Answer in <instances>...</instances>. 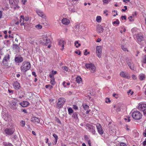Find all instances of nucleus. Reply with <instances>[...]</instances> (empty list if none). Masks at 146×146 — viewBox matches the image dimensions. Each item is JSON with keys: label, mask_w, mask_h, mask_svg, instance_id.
Instances as JSON below:
<instances>
[{"label": "nucleus", "mask_w": 146, "mask_h": 146, "mask_svg": "<svg viewBox=\"0 0 146 146\" xmlns=\"http://www.w3.org/2000/svg\"><path fill=\"white\" fill-rule=\"evenodd\" d=\"M31 67V65L29 62L25 61L22 63L20 67V69L22 72H25L29 70Z\"/></svg>", "instance_id": "f257e3e1"}, {"label": "nucleus", "mask_w": 146, "mask_h": 146, "mask_svg": "<svg viewBox=\"0 0 146 146\" xmlns=\"http://www.w3.org/2000/svg\"><path fill=\"white\" fill-rule=\"evenodd\" d=\"M19 101L17 100L13 99L9 102V106L13 110H16L19 104Z\"/></svg>", "instance_id": "f03ea898"}, {"label": "nucleus", "mask_w": 146, "mask_h": 146, "mask_svg": "<svg viewBox=\"0 0 146 146\" xmlns=\"http://www.w3.org/2000/svg\"><path fill=\"white\" fill-rule=\"evenodd\" d=\"M1 116L2 118L6 121H9L11 120L10 115L8 114L7 111L3 110L1 113Z\"/></svg>", "instance_id": "7ed1b4c3"}, {"label": "nucleus", "mask_w": 146, "mask_h": 146, "mask_svg": "<svg viewBox=\"0 0 146 146\" xmlns=\"http://www.w3.org/2000/svg\"><path fill=\"white\" fill-rule=\"evenodd\" d=\"M132 115L133 118L136 120L140 119L142 117V114L138 111L133 112L132 114Z\"/></svg>", "instance_id": "20e7f679"}, {"label": "nucleus", "mask_w": 146, "mask_h": 146, "mask_svg": "<svg viewBox=\"0 0 146 146\" xmlns=\"http://www.w3.org/2000/svg\"><path fill=\"white\" fill-rule=\"evenodd\" d=\"M85 67L87 69H89L91 72H94L96 70V68L94 65L92 63H86Z\"/></svg>", "instance_id": "39448f33"}, {"label": "nucleus", "mask_w": 146, "mask_h": 146, "mask_svg": "<svg viewBox=\"0 0 146 146\" xmlns=\"http://www.w3.org/2000/svg\"><path fill=\"white\" fill-rule=\"evenodd\" d=\"M15 131V127L12 125L11 127L6 128L5 130V133L8 135H11L13 134Z\"/></svg>", "instance_id": "423d86ee"}, {"label": "nucleus", "mask_w": 146, "mask_h": 146, "mask_svg": "<svg viewBox=\"0 0 146 146\" xmlns=\"http://www.w3.org/2000/svg\"><path fill=\"white\" fill-rule=\"evenodd\" d=\"M102 48L101 46H97L96 47V53L99 58L101 57L102 55Z\"/></svg>", "instance_id": "0eeeda50"}, {"label": "nucleus", "mask_w": 146, "mask_h": 146, "mask_svg": "<svg viewBox=\"0 0 146 146\" xmlns=\"http://www.w3.org/2000/svg\"><path fill=\"white\" fill-rule=\"evenodd\" d=\"M86 129H88L89 131L91 132L92 134L94 135L96 132L95 127L92 125L88 124L86 125Z\"/></svg>", "instance_id": "6e6552de"}, {"label": "nucleus", "mask_w": 146, "mask_h": 146, "mask_svg": "<svg viewBox=\"0 0 146 146\" xmlns=\"http://www.w3.org/2000/svg\"><path fill=\"white\" fill-rule=\"evenodd\" d=\"M126 62L130 68L133 70H134V66L133 63L131 62V60L129 58H127Z\"/></svg>", "instance_id": "1a4fd4ad"}, {"label": "nucleus", "mask_w": 146, "mask_h": 146, "mask_svg": "<svg viewBox=\"0 0 146 146\" xmlns=\"http://www.w3.org/2000/svg\"><path fill=\"white\" fill-rule=\"evenodd\" d=\"M29 18L28 17H25L23 16H20V25L21 26L24 25L25 23H24L25 21H27L29 20Z\"/></svg>", "instance_id": "9d476101"}, {"label": "nucleus", "mask_w": 146, "mask_h": 146, "mask_svg": "<svg viewBox=\"0 0 146 146\" xmlns=\"http://www.w3.org/2000/svg\"><path fill=\"white\" fill-rule=\"evenodd\" d=\"M138 109L141 111H144L146 110V104L140 103L138 107Z\"/></svg>", "instance_id": "9b49d317"}, {"label": "nucleus", "mask_w": 146, "mask_h": 146, "mask_svg": "<svg viewBox=\"0 0 146 146\" xmlns=\"http://www.w3.org/2000/svg\"><path fill=\"white\" fill-rule=\"evenodd\" d=\"M96 127L100 135L103 134L104 133V131L101 125L99 123H97L96 124Z\"/></svg>", "instance_id": "f8f14e48"}, {"label": "nucleus", "mask_w": 146, "mask_h": 146, "mask_svg": "<svg viewBox=\"0 0 146 146\" xmlns=\"http://www.w3.org/2000/svg\"><path fill=\"white\" fill-rule=\"evenodd\" d=\"M13 85L14 88L16 90H18L20 88V84L17 81H14L13 83Z\"/></svg>", "instance_id": "ddd939ff"}, {"label": "nucleus", "mask_w": 146, "mask_h": 146, "mask_svg": "<svg viewBox=\"0 0 146 146\" xmlns=\"http://www.w3.org/2000/svg\"><path fill=\"white\" fill-rule=\"evenodd\" d=\"M136 38L137 42L139 44L144 40L143 37L140 34H137L136 35Z\"/></svg>", "instance_id": "4468645a"}, {"label": "nucleus", "mask_w": 146, "mask_h": 146, "mask_svg": "<svg viewBox=\"0 0 146 146\" xmlns=\"http://www.w3.org/2000/svg\"><path fill=\"white\" fill-rule=\"evenodd\" d=\"M36 13L37 14L43 18H45L46 16L44 14V13L40 10H37Z\"/></svg>", "instance_id": "2eb2a0df"}, {"label": "nucleus", "mask_w": 146, "mask_h": 146, "mask_svg": "<svg viewBox=\"0 0 146 146\" xmlns=\"http://www.w3.org/2000/svg\"><path fill=\"white\" fill-rule=\"evenodd\" d=\"M31 121L35 124L38 123L40 122L39 119L35 117H32L31 119Z\"/></svg>", "instance_id": "dca6fc26"}, {"label": "nucleus", "mask_w": 146, "mask_h": 146, "mask_svg": "<svg viewBox=\"0 0 146 146\" xmlns=\"http://www.w3.org/2000/svg\"><path fill=\"white\" fill-rule=\"evenodd\" d=\"M96 29L97 32L100 33H102L104 30L103 27L101 25L97 26L96 27Z\"/></svg>", "instance_id": "f3484780"}, {"label": "nucleus", "mask_w": 146, "mask_h": 146, "mask_svg": "<svg viewBox=\"0 0 146 146\" xmlns=\"http://www.w3.org/2000/svg\"><path fill=\"white\" fill-rule=\"evenodd\" d=\"M63 100V98H60L59 99L58 102L57 103V108H60L63 105L62 100Z\"/></svg>", "instance_id": "a211bd4d"}, {"label": "nucleus", "mask_w": 146, "mask_h": 146, "mask_svg": "<svg viewBox=\"0 0 146 146\" xmlns=\"http://www.w3.org/2000/svg\"><path fill=\"white\" fill-rule=\"evenodd\" d=\"M15 60L17 63H20L23 61V58L21 56H16L15 58Z\"/></svg>", "instance_id": "6ab92c4d"}, {"label": "nucleus", "mask_w": 146, "mask_h": 146, "mask_svg": "<svg viewBox=\"0 0 146 146\" xmlns=\"http://www.w3.org/2000/svg\"><path fill=\"white\" fill-rule=\"evenodd\" d=\"M120 75L121 76L125 78L129 79L130 78V76H127V74L123 71L120 72Z\"/></svg>", "instance_id": "aec40b11"}, {"label": "nucleus", "mask_w": 146, "mask_h": 146, "mask_svg": "<svg viewBox=\"0 0 146 146\" xmlns=\"http://www.w3.org/2000/svg\"><path fill=\"white\" fill-rule=\"evenodd\" d=\"M58 45L62 47V50H63L64 47V40L63 39H60L58 41Z\"/></svg>", "instance_id": "412c9836"}, {"label": "nucleus", "mask_w": 146, "mask_h": 146, "mask_svg": "<svg viewBox=\"0 0 146 146\" xmlns=\"http://www.w3.org/2000/svg\"><path fill=\"white\" fill-rule=\"evenodd\" d=\"M42 37L43 41L46 40L47 42V43H51V41L50 39L48 38L47 34L42 35Z\"/></svg>", "instance_id": "4be33fe9"}, {"label": "nucleus", "mask_w": 146, "mask_h": 146, "mask_svg": "<svg viewBox=\"0 0 146 146\" xmlns=\"http://www.w3.org/2000/svg\"><path fill=\"white\" fill-rule=\"evenodd\" d=\"M29 104V102L27 101H24L19 103L20 105L24 107L27 106Z\"/></svg>", "instance_id": "5701e85b"}, {"label": "nucleus", "mask_w": 146, "mask_h": 146, "mask_svg": "<svg viewBox=\"0 0 146 146\" xmlns=\"http://www.w3.org/2000/svg\"><path fill=\"white\" fill-rule=\"evenodd\" d=\"M19 2V0H9L10 4L12 5H16Z\"/></svg>", "instance_id": "b1692460"}, {"label": "nucleus", "mask_w": 146, "mask_h": 146, "mask_svg": "<svg viewBox=\"0 0 146 146\" xmlns=\"http://www.w3.org/2000/svg\"><path fill=\"white\" fill-rule=\"evenodd\" d=\"M9 55L8 54H7L5 55L3 61H9Z\"/></svg>", "instance_id": "393cba45"}, {"label": "nucleus", "mask_w": 146, "mask_h": 146, "mask_svg": "<svg viewBox=\"0 0 146 146\" xmlns=\"http://www.w3.org/2000/svg\"><path fill=\"white\" fill-rule=\"evenodd\" d=\"M145 75L143 74H140L139 76V79L141 80H143L145 79Z\"/></svg>", "instance_id": "a878e982"}, {"label": "nucleus", "mask_w": 146, "mask_h": 146, "mask_svg": "<svg viewBox=\"0 0 146 146\" xmlns=\"http://www.w3.org/2000/svg\"><path fill=\"white\" fill-rule=\"evenodd\" d=\"M72 117L76 120H78V114L76 113H74L73 114Z\"/></svg>", "instance_id": "bb28decb"}, {"label": "nucleus", "mask_w": 146, "mask_h": 146, "mask_svg": "<svg viewBox=\"0 0 146 146\" xmlns=\"http://www.w3.org/2000/svg\"><path fill=\"white\" fill-rule=\"evenodd\" d=\"M76 80L78 84H80L82 82V79L80 76L77 77L76 78Z\"/></svg>", "instance_id": "cd10ccee"}, {"label": "nucleus", "mask_w": 146, "mask_h": 146, "mask_svg": "<svg viewBox=\"0 0 146 146\" xmlns=\"http://www.w3.org/2000/svg\"><path fill=\"white\" fill-rule=\"evenodd\" d=\"M109 131L111 134H113L115 132V130L113 128V129L112 127H109Z\"/></svg>", "instance_id": "c85d7f7f"}, {"label": "nucleus", "mask_w": 146, "mask_h": 146, "mask_svg": "<svg viewBox=\"0 0 146 146\" xmlns=\"http://www.w3.org/2000/svg\"><path fill=\"white\" fill-rule=\"evenodd\" d=\"M70 22V21L69 19L64 18V25H68Z\"/></svg>", "instance_id": "c756f323"}, {"label": "nucleus", "mask_w": 146, "mask_h": 146, "mask_svg": "<svg viewBox=\"0 0 146 146\" xmlns=\"http://www.w3.org/2000/svg\"><path fill=\"white\" fill-rule=\"evenodd\" d=\"M53 136L55 138V140L54 142V143L55 144L57 142L58 137L56 134H53Z\"/></svg>", "instance_id": "7c9ffc66"}, {"label": "nucleus", "mask_w": 146, "mask_h": 146, "mask_svg": "<svg viewBox=\"0 0 146 146\" xmlns=\"http://www.w3.org/2000/svg\"><path fill=\"white\" fill-rule=\"evenodd\" d=\"M9 61H3V63L5 66H9Z\"/></svg>", "instance_id": "2f4dec72"}, {"label": "nucleus", "mask_w": 146, "mask_h": 146, "mask_svg": "<svg viewBox=\"0 0 146 146\" xmlns=\"http://www.w3.org/2000/svg\"><path fill=\"white\" fill-rule=\"evenodd\" d=\"M12 23H14L15 25H18L19 23L18 19H16L15 20L13 21Z\"/></svg>", "instance_id": "473e14b6"}, {"label": "nucleus", "mask_w": 146, "mask_h": 146, "mask_svg": "<svg viewBox=\"0 0 146 146\" xmlns=\"http://www.w3.org/2000/svg\"><path fill=\"white\" fill-rule=\"evenodd\" d=\"M101 19V17L100 16H97L96 18V21L98 23L100 22Z\"/></svg>", "instance_id": "72a5a7b5"}, {"label": "nucleus", "mask_w": 146, "mask_h": 146, "mask_svg": "<svg viewBox=\"0 0 146 146\" xmlns=\"http://www.w3.org/2000/svg\"><path fill=\"white\" fill-rule=\"evenodd\" d=\"M3 145L4 146H13L11 143L6 142H3Z\"/></svg>", "instance_id": "f704fd0d"}, {"label": "nucleus", "mask_w": 146, "mask_h": 146, "mask_svg": "<svg viewBox=\"0 0 146 146\" xmlns=\"http://www.w3.org/2000/svg\"><path fill=\"white\" fill-rule=\"evenodd\" d=\"M50 84L52 85H54L55 84L54 78L50 79Z\"/></svg>", "instance_id": "c9c22d12"}, {"label": "nucleus", "mask_w": 146, "mask_h": 146, "mask_svg": "<svg viewBox=\"0 0 146 146\" xmlns=\"http://www.w3.org/2000/svg\"><path fill=\"white\" fill-rule=\"evenodd\" d=\"M82 106H83L84 109L85 110H87L89 108V106H88L86 104H83Z\"/></svg>", "instance_id": "e433bc0d"}, {"label": "nucleus", "mask_w": 146, "mask_h": 146, "mask_svg": "<svg viewBox=\"0 0 146 146\" xmlns=\"http://www.w3.org/2000/svg\"><path fill=\"white\" fill-rule=\"evenodd\" d=\"M74 44L76 48H78L79 46L81 45V44L80 43H79L78 41H76L75 42Z\"/></svg>", "instance_id": "4c0bfd02"}, {"label": "nucleus", "mask_w": 146, "mask_h": 146, "mask_svg": "<svg viewBox=\"0 0 146 146\" xmlns=\"http://www.w3.org/2000/svg\"><path fill=\"white\" fill-rule=\"evenodd\" d=\"M68 111L69 114H71L73 112V110L71 108H69L68 109Z\"/></svg>", "instance_id": "58836bf2"}, {"label": "nucleus", "mask_w": 146, "mask_h": 146, "mask_svg": "<svg viewBox=\"0 0 146 146\" xmlns=\"http://www.w3.org/2000/svg\"><path fill=\"white\" fill-rule=\"evenodd\" d=\"M20 125L22 127H24L25 125V121L23 120H22L20 122Z\"/></svg>", "instance_id": "ea45409f"}, {"label": "nucleus", "mask_w": 146, "mask_h": 146, "mask_svg": "<svg viewBox=\"0 0 146 146\" xmlns=\"http://www.w3.org/2000/svg\"><path fill=\"white\" fill-rule=\"evenodd\" d=\"M111 0H103L102 1L104 4H108Z\"/></svg>", "instance_id": "a19ab883"}, {"label": "nucleus", "mask_w": 146, "mask_h": 146, "mask_svg": "<svg viewBox=\"0 0 146 146\" xmlns=\"http://www.w3.org/2000/svg\"><path fill=\"white\" fill-rule=\"evenodd\" d=\"M35 27L37 29H40L42 28V27L41 25L38 24L35 26Z\"/></svg>", "instance_id": "79ce46f5"}, {"label": "nucleus", "mask_w": 146, "mask_h": 146, "mask_svg": "<svg viewBox=\"0 0 146 146\" xmlns=\"http://www.w3.org/2000/svg\"><path fill=\"white\" fill-rule=\"evenodd\" d=\"M112 23L113 24L118 25L119 24V22L118 19H117L116 21H113Z\"/></svg>", "instance_id": "37998d69"}, {"label": "nucleus", "mask_w": 146, "mask_h": 146, "mask_svg": "<svg viewBox=\"0 0 146 146\" xmlns=\"http://www.w3.org/2000/svg\"><path fill=\"white\" fill-rule=\"evenodd\" d=\"M114 108H116V110L117 111H119L120 110V107L119 105L114 106Z\"/></svg>", "instance_id": "c03bdc74"}, {"label": "nucleus", "mask_w": 146, "mask_h": 146, "mask_svg": "<svg viewBox=\"0 0 146 146\" xmlns=\"http://www.w3.org/2000/svg\"><path fill=\"white\" fill-rule=\"evenodd\" d=\"M143 62L144 64L146 63V55H144L143 56Z\"/></svg>", "instance_id": "a18cd8bd"}, {"label": "nucleus", "mask_w": 146, "mask_h": 146, "mask_svg": "<svg viewBox=\"0 0 146 146\" xmlns=\"http://www.w3.org/2000/svg\"><path fill=\"white\" fill-rule=\"evenodd\" d=\"M121 48L124 51H127L128 52V50L126 47L124 45L122 46Z\"/></svg>", "instance_id": "49530a36"}, {"label": "nucleus", "mask_w": 146, "mask_h": 146, "mask_svg": "<svg viewBox=\"0 0 146 146\" xmlns=\"http://www.w3.org/2000/svg\"><path fill=\"white\" fill-rule=\"evenodd\" d=\"M45 88H49L50 89L52 88V86L50 85H46L45 86Z\"/></svg>", "instance_id": "de8ad7c7"}, {"label": "nucleus", "mask_w": 146, "mask_h": 146, "mask_svg": "<svg viewBox=\"0 0 146 146\" xmlns=\"http://www.w3.org/2000/svg\"><path fill=\"white\" fill-rule=\"evenodd\" d=\"M105 102L106 103H110L111 102L109 98H106L105 99Z\"/></svg>", "instance_id": "09e8293b"}, {"label": "nucleus", "mask_w": 146, "mask_h": 146, "mask_svg": "<svg viewBox=\"0 0 146 146\" xmlns=\"http://www.w3.org/2000/svg\"><path fill=\"white\" fill-rule=\"evenodd\" d=\"M13 47L15 48L18 49L19 48V45L18 44H15L13 45Z\"/></svg>", "instance_id": "8fccbe9b"}, {"label": "nucleus", "mask_w": 146, "mask_h": 146, "mask_svg": "<svg viewBox=\"0 0 146 146\" xmlns=\"http://www.w3.org/2000/svg\"><path fill=\"white\" fill-rule=\"evenodd\" d=\"M75 53L78 55H80L81 54V52L79 50H77L75 52Z\"/></svg>", "instance_id": "3c124183"}, {"label": "nucleus", "mask_w": 146, "mask_h": 146, "mask_svg": "<svg viewBox=\"0 0 146 146\" xmlns=\"http://www.w3.org/2000/svg\"><path fill=\"white\" fill-rule=\"evenodd\" d=\"M47 40H46L43 41V44H45L46 46H47L48 44L50 43H47Z\"/></svg>", "instance_id": "603ef678"}, {"label": "nucleus", "mask_w": 146, "mask_h": 146, "mask_svg": "<svg viewBox=\"0 0 146 146\" xmlns=\"http://www.w3.org/2000/svg\"><path fill=\"white\" fill-rule=\"evenodd\" d=\"M73 108L75 110H77L78 109V107L76 105H74L73 106Z\"/></svg>", "instance_id": "864d4df0"}, {"label": "nucleus", "mask_w": 146, "mask_h": 146, "mask_svg": "<svg viewBox=\"0 0 146 146\" xmlns=\"http://www.w3.org/2000/svg\"><path fill=\"white\" fill-rule=\"evenodd\" d=\"M128 19L130 21H133V19L132 16H130L128 17Z\"/></svg>", "instance_id": "5fc2aeb1"}, {"label": "nucleus", "mask_w": 146, "mask_h": 146, "mask_svg": "<svg viewBox=\"0 0 146 146\" xmlns=\"http://www.w3.org/2000/svg\"><path fill=\"white\" fill-rule=\"evenodd\" d=\"M70 85V83L69 82H67L66 83V84H64V88H68V86H69Z\"/></svg>", "instance_id": "6e6d98bb"}, {"label": "nucleus", "mask_w": 146, "mask_h": 146, "mask_svg": "<svg viewBox=\"0 0 146 146\" xmlns=\"http://www.w3.org/2000/svg\"><path fill=\"white\" fill-rule=\"evenodd\" d=\"M124 9H122V11L125 12V11L127 9V6H124Z\"/></svg>", "instance_id": "4d7b16f0"}, {"label": "nucleus", "mask_w": 146, "mask_h": 146, "mask_svg": "<svg viewBox=\"0 0 146 146\" xmlns=\"http://www.w3.org/2000/svg\"><path fill=\"white\" fill-rule=\"evenodd\" d=\"M49 76L50 78V79L54 78V75L52 73L50 74Z\"/></svg>", "instance_id": "13d9d810"}, {"label": "nucleus", "mask_w": 146, "mask_h": 146, "mask_svg": "<svg viewBox=\"0 0 146 146\" xmlns=\"http://www.w3.org/2000/svg\"><path fill=\"white\" fill-rule=\"evenodd\" d=\"M75 27L76 30H78L79 29L80 26L78 25H76L75 26Z\"/></svg>", "instance_id": "bf43d9fd"}, {"label": "nucleus", "mask_w": 146, "mask_h": 146, "mask_svg": "<svg viewBox=\"0 0 146 146\" xmlns=\"http://www.w3.org/2000/svg\"><path fill=\"white\" fill-rule=\"evenodd\" d=\"M121 18L122 20H125L126 19V17L125 16H122Z\"/></svg>", "instance_id": "052dcab7"}, {"label": "nucleus", "mask_w": 146, "mask_h": 146, "mask_svg": "<svg viewBox=\"0 0 146 146\" xmlns=\"http://www.w3.org/2000/svg\"><path fill=\"white\" fill-rule=\"evenodd\" d=\"M85 139L86 141L87 142L89 141V140H90L89 139L88 137H87L86 136L85 137Z\"/></svg>", "instance_id": "680f3d73"}, {"label": "nucleus", "mask_w": 146, "mask_h": 146, "mask_svg": "<svg viewBox=\"0 0 146 146\" xmlns=\"http://www.w3.org/2000/svg\"><path fill=\"white\" fill-rule=\"evenodd\" d=\"M120 145L121 146H126V145L123 143H120Z\"/></svg>", "instance_id": "e2e57ef3"}, {"label": "nucleus", "mask_w": 146, "mask_h": 146, "mask_svg": "<svg viewBox=\"0 0 146 146\" xmlns=\"http://www.w3.org/2000/svg\"><path fill=\"white\" fill-rule=\"evenodd\" d=\"M89 53L88 52H87V50H86L84 52V55H86Z\"/></svg>", "instance_id": "0e129e2a"}, {"label": "nucleus", "mask_w": 146, "mask_h": 146, "mask_svg": "<svg viewBox=\"0 0 146 146\" xmlns=\"http://www.w3.org/2000/svg\"><path fill=\"white\" fill-rule=\"evenodd\" d=\"M57 73V72L56 71L52 70V73L54 75L56 74Z\"/></svg>", "instance_id": "69168bd1"}, {"label": "nucleus", "mask_w": 146, "mask_h": 146, "mask_svg": "<svg viewBox=\"0 0 146 146\" xmlns=\"http://www.w3.org/2000/svg\"><path fill=\"white\" fill-rule=\"evenodd\" d=\"M88 143L89 146H92L91 145V143L90 140H89L87 142Z\"/></svg>", "instance_id": "338daca9"}, {"label": "nucleus", "mask_w": 146, "mask_h": 146, "mask_svg": "<svg viewBox=\"0 0 146 146\" xmlns=\"http://www.w3.org/2000/svg\"><path fill=\"white\" fill-rule=\"evenodd\" d=\"M143 146H145L146 145V141H144L143 143Z\"/></svg>", "instance_id": "774afa93"}]
</instances>
